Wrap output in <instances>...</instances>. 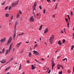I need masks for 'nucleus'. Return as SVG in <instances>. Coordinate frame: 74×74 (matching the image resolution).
<instances>
[{
	"label": "nucleus",
	"mask_w": 74,
	"mask_h": 74,
	"mask_svg": "<svg viewBox=\"0 0 74 74\" xmlns=\"http://www.w3.org/2000/svg\"><path fill=\"white\" fill-rule=\"evenodd\" d=\"M10 67H11V66H8L7 68L8 69H10Z\"/></svg>",
	"instance_id": "45"
},
{
	"label": "nucleus",
	"mask_w": 74,
	"mask_h": 74,
	"mask_svg": "<svg viewBox=\"0 0 74 74\" xmlns=\"http://www.w3.org/2000/svg\"><path fill=\"white\" fill-rule=\"evenodd\" d=\"M34 7V6L35 7H36L37 6V2L36 1H35L34 3V5L33 6Z\"/></svg>",
	"instance_id": "17"
},
{
	"label": "nucleus",
	"mask_w": 74,
	"mask_h": 74,
	"mask_svg": "<svg viewBox=\"0 0 74 74\" xmlns=\"http://www.w3.org/2000/svg\"><path fill=\"white\" fill-rule=\"evenodd\" d=\"M34 53L35 54V55H39V53L37 52V51L35 50L34 51Z\"/></svg>",
	"instance_id": "7"
},
{
	"label": "nucleus",
	"mask_w": 74,
	"mask_h": 74,
	"mask_svg": "<svg viewBox=\"0 0 74 74\" xmlns=\"http://www.w3.org/2000/svg\"><path fill=\"white\" fill-rule=\"evenodd\" d=\"M11 9V6H10V7L8 8L9 10H10V9Z\"/></svg>",
	"instance_id": "44"
},
{
	"label": "nucleus",
	"mask_w": 74,
	"mask_h": 74,
	"mask_svg": "<svg viewBox=\"0 0 74 74\" xmlns=\"http://www.w3.org/2000/svg\"><path fill=\"white\" fill-rule=\"evenodd\" d=\"M43 13L45 14V9H44L43 11Z\"/></svg>",
	"instance_id": "42"
},
{
	"label": "nucleus",
	"mask_w": 74,
	"mask_h": 74,
	"mask_svg": "<svg viewBox=\"0 0 74 74\" xmlns=\"http://www.w3.org/2000/svg\"><path fill=\"white\" fill-rule=\"evenodd\" d=\"M44 0H41V1L42 3H43Z\"/></svg>",
	"instance_id": "56"
},
{
	"label": "nucleus",
	"mask_w": 74,
	"mask_h": 74,
	"mask_svg": "<svg viewBox=\"0 0 74 74\" xmlns=\"http://www.w3.org/2000/svg\"><path fill=\"white\" fill-rule=\"evenodd\" d=\"M19 12L20 14H22V11L20 10H19Z\"/></svg>",
	"instance_id": "35"
},
{
	"label": "nucleus",
	"mask_w": 74,
	"mask_h": 74,
	"mask_svg": "<svg viewBox=\"0 0 74 74\" xmlns=\"http://www.w3.org/2000/svg\"><path fill=\"white\" fill-rule=\"evenodd\" d=\"M66 41V40H65V39H63L62 41V42L63 44H64V43H65V42Z\"/></svg>",
	"instance_id": "28"
},
{
	"label": "nucleus",
	"mask_w": 74,
	"mask_h": 74,
	"mask_svg": "<svg viewBox=\"0 0 74 74\" xmlns=\"http://www.w3.org/2000/svg\"><path fill=\"white\" fill-rule=\"evenodd\" d=\"M15 5H15V3H14V2L13 3L12 5V6H13L14 7H15Z\"/></svg>",
	"instance_id": "25"
},
{
	"label": "nucleus",
	"mask_w": 74,
	"mask_h": 74,
	"mask_svg": "<svg viewBox=\"0 0 74 74\" xmlns=\"http://www.w3.org/2000/svg\"><path fill=\"white\" fill-rule=\"evenodd\" d=\"M53 18H55V15H53Z\"/></svg>",
	"instance_id": "52"
},
{
	"label": "nucleus",
	"mask_w": 74,
	"mask_h": 74,
	"mask_svg": "<svg viewBox=\"0 0 74 74\" xmlns=\"http://www.w3.org/2000/svg\"><path fill=\"white\" fill-rule=\"evenodd\" d=\"M53 1H54V2H55L56 0H53Z\"/></svg>",
	"instance_id": "58"
},
{
	"label": "nucleus",
	"mask_w": 74,
	"mask_h": 74,
	"mask_svg": "<svg viewBox=\"0 0 74 74\" xmlns=\"http://www.w3.org/2000/svg\"><path fill=\"white\" fill-rule=\"evenodd\" d=\"M8 70V68H6L5 69V71H7V70Z\"/></svg>",
	"instance_id": "38"
},
{
	"label": "nucleus",
	"mask_w": 74,
	"mask_h": 74,
	"mask_svg": "<svg viewBox=\"0 0 74 74\" xmlns=\"http://www.w3.org/2000/svg\"><path fill=\"white\" fill-rule=\"evenodd\" d=\"M58 3L56 5V6L55 9H56V7H57V6H58Z\"/></svg>",
	"instance_id": "55"
},
{
	"label": "nucleus",
	"mask_w": 74,
	"mask_h": 74,
	"mask_svg": "<svg viewBox=\"0 0 74 74\" xmlns=\"http://www.w3.org/2000/svg\"><path fill=\"white\" fill-rule=\"evenodd\" d=\"M19 64V63H15V64Z\"/></svg>",
	"instance_id": "62"
},
{
	"label": "nucleus",
	"mask_w": 74,
	"mask_h": 74,
	"mask_svg": "<svg viewBox=\"0 0 74 74\" xmlns=\"http://www.w3.org/2000/svg\"><path fill=\"white\" fill-rule=\"evenodd\" d=\"M41 59L42 60H44V58H42Z\"/></svg>",
	"instance_id": "60"
},
{
	"label": "nucleus",
	"mask_w": 74,
	"mask_h": 74,
	"mask_svg": "<svg viewBox=\"0 0 74 74\" xmlns=\"http://www.w3.org/2000/svg\"><path fill=\"white\" fill-rule=\"evenodd\" d=\"M14 3L15 5H17V4H18V2L17 1H15L14 2Z\"/></svg>",
	"instance_id": "24"
},
{
	"label": "nucleus",
	"mask_w": 74,
	"mask_h": 74,
	"mask_svg": "<svg viewBox=\"0 0 74 74\" xmlns=\"http://www.w3.org/2000/svg\"><path fill=\"white\" fill-rule=\"evenodd\" d=\"M12 36H10L8 41L7 43V45H8L9 44H10L11 42V41H12Z\"/></svg>",
	"instance_id": "1"
},
{
	"label": "nucleus",
	"mask_w": 74,
	"mask_h": 74,
	"mask_svg": "<svg viewBox=\"0 0 74 74\" xmlns=\"http://www.w3.org/2000/svg\"><path fill=\"white\" fill-rule=\"evenodd\" d=\"M51 64H52V69H53V67L55 66V63H54V62L53 61H52L51 62Z\"/></svg>",
	"instance_id": "6"
},
{
	"label": "nucleus",
	"mask_w": 74,
	"mask_h": 74,
	"mask_svg": "<svg viewBox=\"0 0 74 74\" xmlns=\"http://www.w3.org/2000/svg\"><path fill=\"white\" fill-rule=\"evenodd\" d=\"M5 51V49H4V48H3V49L2 50V51L3 53H4V52Z\"/></svg>",
	"instance_id": "30"
},
{
	"label": "nucleus",
	"mask_w": 74,
	"mask_h": 74,
	"mask_svg": "<svg viewBox=\"0 0 74 74\" xmlns=\"http://www.w3.org/2000/svg\"><path fill=\"white\" fill-rule=\"evenodd\" d=\"M71 16H73V12H71Z\"/></svg>",
	"instance_id": "40"
},
{
	"label": "nucleus",
	"mask_w": 74,
	"mask_h": 74,
	"mask_svg": "<svg viewBox=\"0 0 74 74\" xmlns=\"http://www.w3.org/2000/svg\"><path fill=\"white\" fill-rule=\"evenodd\" d=\"M8 52H10V51H9V50H8V49H7L5 53V55H7V54L8 53Z\"/></svg>",
	"instance_id": "19"
},
{
	"label": "nucleus",
	"mask_w": 74,
	"mask_h": 74,
	"mask_svg": "<svg viewBox=\"0 0 74 74\" xmlns=\"http://www.w3.org/2000/svg\"><path fill=\"white\" fill-rule=\"evenodd\" d=\"M40 9V10H42V8L41 7V6H40L39 7Z\"/></svg>",
	"instance_id": "43"
},
{
	"label": "nucleus",
	"mask_w": 74,
	"mask_h": 74,
	"mask_svg": "<svg viewBox=\"0 0 74 74\" xmlns=\"http://www.w3.org/2000/svg\"><path fill=\"white\" fill-rule=\"evenodd\" d=\"M12 45V43H11V45H10L9 49V51L10 52V51L11 50L12 48V46H11Z\"/></svg>",
	"instance_id": "9"
},
{
	"label": "nucleus",
	"mask_w": 74,
	"mask_h": 74,
	"mask_svg": "<svg viewBox=\"0 0 74 74\" xmlns=\"http://www.w3.org/2000/svg\"><path fill=\"white\" fill-rule=\"evenodd\" d=\"M42 25H41V26H40V28H42Z\"/></svg>",
	"instance_id": "61"
},
{
	"label": "nucleus",
	"mask_w": 74,
	"mask_h": 74,
	"mask_svg": "<svg viewBox=\"0 0 74 74\" xmlns=\"http://www.w3.org/2000/svg\"><path fill=\"white\" fill-rule=\"evenodd\" d=\"M50 73H51V70H49V71L48 72V73L49 74Z\"/></svg>",
	"instance_id": "37"
},
{
	"label": "nucleus",
	"mask_w": 74,
	"mask_h": 74,
	"mask_svg": "<svg viewBox=\"0 0 74 74\" xmlns=\"http://www.w3.org/2000/svg\"><path fill=\"white\" fill-rule=\"evenodd\" d=\"M25 34V33H23V34H19L18 36H23V35H24Z\"/></svg>",
	"instance_id": "29"
},
{
	"label": "nucleus",
	"mask_w": 74,
	"mask_h": 74,
	"mask_svg": "<svg viewBox=\"0 0 74 74\" xmlns=\"http://www.w3.org/2000/svg\"><path fill=\"white\" fill-rule=\"evenodd\" d=\"M5 2L4 1L2 4V5H4L5 4Z\"/></svg>",
	"instance_id": "32"
},
{
	"label": "nucleus",
	"mask_w": 74,
	"mask_h": 74,
	"mask_svg": "<svg viewBox=\"0 0 74 74\" xmlns=\"http://www.w3.org/2000/svg\"><path fill=\"white\" fill-rule=\"evenodd\" d=\"M60 67H58V68H57V69L58 70H59V69H60Z\"/></svg>",
	"instance_id": "49"
},
{
	"label": "nucleus",
	"mask_w": 74,
	"mask_h": 74,
	"mask_svg": "<svg viewBox=\"0 0 74 74\" xmlns=\"http://www.w3.org/2000/svg\"><path fill=\"white\" fill-rule=\"evenodd\" d=\"M13 18V15H12V16L10 18L11 20H12V19Z\"/></svg>",
	"instance_id": "36"
},
{
	"label": "nucleus",
	"mask_w": 74,
	"mask_h": 74,
	"mask_svg": "<svg viewBox=\"0 0 74 74\" xmlns=\"http://www.w3.org/2000/svg\"><path fill=\"white\" fill-rule=\"evenodd\" d=\"M45 43L46 45H47V43H46V42H45Z\"/></svg>",
	"instance_id": "57"
},
{
	"label": "nucleus",
	"mask_w": 74,
	"mask_h": 74,
	"mask_svg": "<svg viewBox=\"0 0 74 74\" xmlns=\"http://www.w3.org/2000/svg\"><path fill=\"white\" fill-rule=\"evenodd\" d=\"M29 57H32V54H31V52H29Z\"/></svg>",
	"instance_id": "21"
},
{
	"label": "nucleus",
	"mask_w": 74,
	"mask_h": 74,
	"mask_svg": "<svg viewBox=\"0 0 74 74\" xmlns=\"http://www.w3.org/2000/svg\"><path fill=\"white\" fill-rule=\"evenodd\" d=\"M7 9H8V6H6L5 8V10H7Z\"/></svg>",
	"instance_id": "31"
},
{
	"label": "nucleus",
	"mask_w": 74,
	"mask_h": 74,
	"mask_svg": "<svg viewBox=\"0 0 74 74\" xmlns=\"http://www.w3.org/2000/svg\"><path fill=\"white\" fill-rule=\"evenodd\" d=\"M35 68L34 66V65H32V70H34Z\"/></svg>",
	"instance_id": "16"
},
{
	"label": "nucleus",
	"mask_w": 74,
	"mask_h": 74,
	"mask_svg": "<svg viewBox=\"0 0 74 74\" xmlns=\"http://www.w3.org/2000/svg\"><path fill=\"white\" fill-rule=\"evenodd\" d=\"M59 74H62V71H60V72H59Z\"/></svg>",
	"instance_id": "34"
},
{
	"label": "nucleus",
	"mask_w": 74,
	"mask_h": 74,
	"mask_svg": "<svg viewBox=\"0 0 74 74\" xmlns=\"http://www.w3.org/2000/svg\"><path fill=\"white\" fill-rule=\"evenodd\" d=\"M58 44H59V45H60V46H62V43H61V41H60V40H59L58 41Z\"/></svg>",
	"instance_id": "11"
},
{
	"label": "nucleus",
	"mask_w": 74,
	"mask_h": 74,
	"mask_svg": "<svg viewBox=\"0 0 74 74\" xmlns=\"http://www.w3.org/2000/svg\"><path fill=\"white\" fill-rule=\"evenodd\" d=\"M29 20L31 22H34V19L33 16L29 18Z\"/></svg>",
	"instance_id": "2"
},
{
	"label": "nucleus",
	"mask_w": 74,
	"mask_h": 74,
	"mask_svg": "<svg viewBox=\"0 0 74 74\" xmlns=\"http://www.w3.org/2000/svg\"><path fill=\"white\" fill-rule=\"evenodd\" d=\"M20 16V14L19 13H18V14H17L16 18L18 19V18H19V16Z\"/></svg>",
	"instance_id": "13"
},
{
	"label": "nucleus",
	"mask_w": 74,
	"mask_h": 74,
	"mask_svg": "<svg viewBox=\"0 0 74 74\" xmlns=\"http://www.w3.org/2000/svg\"><path fill=\"white\" fill-rule=\"evenodd\" d=\"M54 36L53 35H52L51 36L49 40L50 43H51V42H52L53 40V39H54Z\"/></svg>",
	"instance_id": "3"
},
{
	"label": "nucleus",
	"mask_w": 74,
	"mask_h": 74,
	"mask_svg": "<svg viewBox=\"0 0 74 74\" xmlns=\"http://www.w3.org/2000/svg\"><path fill=\"white\" fill-rule=\"evenodd\" d=\"M65 20L66 21V22H68V21H69L67 18H65Z\"/></svg>",
	"instance_id": "46"
},
{
	"label": "nucleus",
	"mask_w": 74,
	"mask_h": 74,
	"mask_svg": "<svg viewBox=\"0 0 74 74\" xmlns=\"http://www.w3.org/2000/svg\"><path fill=\"white\" fill-rule=\"evenodd\" d=\"M35 60L36 61V62H37V63H38V61H37V60L35 59Z\"/></svg>",
	"instance_id": "54"
},
{
	"label": "nucleus",
	"mask_w": 74,
	"mask_h": 74,
	"mask_svg": "<svg viewBox=\"0 0 74 74\" xmlns=\"http://www.w3.org/2000/svg\"><path fill=\"white\" fill-rule=\"evenodd\" d=\"M6 59H3L1 61H0V62H1V63H3V64H4V63H5V62H6Z\"/></svg>",
	"instance_id": "4"
},
{
	"label": "nucleus",
	"mask_w": 74,
	"mask_h": 74,
	"mask_svg": "<svg viewBox=\"0 0 74 74\" xmlns=\"http://www.w3.org/2000/svg\"><path fill=\"white\" fill-rule=\"evenodd\" d=\"M61 33H63V31H61Z\"/></svg>",
	"instance_id": "59"
},
{
	"label": "nucleus",
	"mask_w": 74,
	"mask_h": 74,
	"mask_svg": "<svg viewBox=\"0 0 74 74\" xmlns=\"http://www.w3.org/2000/svg\"><path fill=\"white\" fill-rule=\"evenodd\" d=\"M10 15H9V14H6L5 15V16L6 17H8V16H9Z\"/></svg>",
	"instance_id": "22"
},
{
	"label": "nucleus",
	"mask_w": 74,
	"mask_h": 74,
	"mask_svg": "<svg viewBox=\"0 0 74 74\" xmlns=\"http://www.w3.org/2000/svg\"><path fill=\"white\" fill-rule=\"evenodd\" d=\"M73 37H74V33L73 34Z\"/></svg>",
	"instance_id": "63"
},
{
	"label": "nucleus",
	"mask_w": 74,
	"mask_h": 74,
	"mask_svg": "<svg viewBox=\"0 0 74 74\" xmlns=\"http://www.w3.org/2000/svg\"><path fill=\"white\" fill-rule=\"evenodd\" d=\"M13 59H14V58L12 57L11 58V60H10V61H9V62H11V61H12L13 60Z\"/></svg>",
	"instance_id": "26"
},
{
	"label": "nucleus",
	"mask_w": 74,
	"mask_h": 74,
	"mask_svg": "<svg viewBox=\"0 0 74 74\" xmlns=\"http://www.w3.org/2000/svg\"><path fill=\"white\" fill-rule=\"evenodd\" d=\"M27 63H30V62H29V60H28L27 61Z\"/></svg>",
	"instance_id": "41"
},
{
	"label": "nucleus",
	"mask_w": 74,
	"mask_h": 74,
	"mask_svg": "<svg viewBox=\"0 0 74 74\" xmlns=\"http://www.w3.org/2000/svg\"><path fill=\"white\" fill-rule=\"evenodd\" d=\"M17 24H18V21H16L15 23V30H16V26H17Z\"/></svg>",
	"instance_id": "8"
},
{
	"label": "nucleus",
	"mask_w": 74,
	"mask_h": 74,
	"mask_svg": "<svg viewBox=\"0 0 74 74\" xmlns=\"http://www.w3.org/2000/svg\"><path fill=\"white\" fill-rule=\"evenodd\" d=\"M62 60L63 61H64V62H65V61H66L67 62V58H65L64 59H63Z\"/></svg>",
	"instance_id": "20"
},
{
	"label": "nucleus",
	"mask_w": 74,
	"mask_h": 74,
	"mask_svg": "<svg viewBox=\"0 0 74 74\" xmlns=\"http://www.w3.org/2000/svg\"><path fill=\"white\" fill-rule=\"evenodd\" d=\"M8 52H10V51H9V50H8V49H7L5 53V55H7V54L8 53Z\"/></svg>",
	"instance_id": "18"
},
{
	"label": "nucleus",
	"mask_w": 74,
	"mask_h": 74,
	"mask_svg": "<svg viewBox=\"0 0 74 74\" xmlns=\"http://www.w3.org/2000/svg\"><path fill=\"white\" fill-rule=\"evenodd\" d=\"M48 32V28H47L45 30L44 32V33L45 34H46V33H47Z\"/></svg>",
	"instance_id": "10"
},
{
	"label": "nucleus",
	"mask_w": 74,
	"mask_h": 74,
	"mask_svg": "<svg viewBox=\"0 0 74 74\" xmlns=\"http://www.w3.org/2000/svg\"><path fill=\"white\" fill-rule=\"evenodd\" d=\"M50 0H47V1H48V2H51V1H50Z\"/></svg>",
	"instance_id": "50"
},
{
	"label": "nucleus",
	"mask_w": 74,
	"mask_h": 74,
	"mask_svg": "<svg viewBox=\"0 0 74 74\" xmlns=\"http://www.w3.org/2000/svg\"><path fill=\"white\" fill-rule=\"evenodd\" d=\"M33 8L32 10H33V11H34V10H36V7H35L34 6H33Z\"/></svg>",
	"instance_id": "23"
},
{
	"label": "nucleus",
	"mask_w": 74,
	"mask_h": 74,
	"mask_svg": "<svg viewBox=\"0 0 74 74\" xmlns=\"http://www.w3.org/2000/svg\"><path fill=\"white\" fill-rule=\"evenodd\" d=\"M74 45H73L71 47V50L73 49V48H74Z\"/></svg>",
	"instance_id": "27"
},
{
	"label": "nucleus",
	"mask_w": 74,
	"mask_h": 74,
	"mask_svg": "<svg viewBox=\"0 0 74 74\" xmlns=\"http://www.w3.org/2000/svg\"><path fill=\"white\" fill-rule=\"evenodd\" d=\"M60 67H62V69H63V66L62 65H60Z\"/></svg>",
	"instance_id": "53"
},
{
	"label": "nucleus",
	"mask_w": 74,
	"mask_h": 74,
	"mask_svg": "<svg viewBox=\"0 0 74 74\" xmlns=\"http://www.w3.org/2000/svg\"><path fill=\"white\" fill-rule=\"evenodd\" d=\"M37 44H36V45H35L34 48H35V47H37Z\"/></svg>",
	"instance_id": "48"
},
{
	"label": "nucleus",
	"mask_w": 74,
	"mask_h": 74,
	"mask_svg": "<svg viewBox=\"0 0 74 74\" xmlns=\"http://www.w3.org/2000/svg\"><path fill=\"white\" fill-rule=\"evenodd\" d=\"M10 74V73L9 72H8L6 74Z\"/></svg>",
	"instance_id": "64"
},
{
	"label": "nucleus",
	"mask_w": 74,
	"mask_h": 74,
	"mask_svg": "<svg viewBox=\"0 0 74 74\" xmlns=\"http://www.w3.org/2000/svg\"><path fill=\"white\" fill-rule=\"evenodd\" d=\"M33 14H34V15H35V17H36V15H35V13H34V12H33Z\"/></svg>",
	"instance_id": "47"
},
{
	"label": "nucleus",
	"mask_w": 74,
	"mask_h": 74,
	"mask_svg": "<svg viewBox=\"0 0 74 74\" xmlns=\"http://www.w3.org/2000/svg\"><path fill=\"white\" fill-rule=\"evenodd\" d=\"M21 42H20V43H19L17 44V47H19V45H21Z\"/></svg>",
	"instance_id": "14"
},
{
	"label": "nucleus",
	"mask_w": 74,
	"mask_h": 74,
	"mask_svg": "<svg viewBox=\"0 0 74 74\" xmlns=\"http://www.w3.org/2000/svg\"><path fill=\"white\" fill-rule=\"evenodd\" d=\"M71 72V71L69 70L68 71V74H69V73H70Z\"/></svg>",
	"instance_id": "33"
},
{
	"label": "nucleus",
	"mask_w": 74,
	"mask_h": 74,
	"mask_svg": "<svg viewBox=\"0 0 74 74\" xmlns=\"http://www.w3.org/2000/svg\"><path fill=\"white\" fill-rule=\"evenodd\" d=\"M67 25L68 26V27H69V22H68L67 23Z\"/></svg>",
	"instance_id": "39"
},
{
	"label": "nucleus",
	"mask_w": 74,
	"mask_h": 74,
	"mask_svg": "<svg viewBox=\"0 0 74 74\" xmlns=\"http://www.w3.org/2000/svg\"><path fill=\"white\" fill-rule=\"evenodd\" d=\"M29 42V41H26V43H27V44H28V43Z\"/></svg>",
	"instance_id": "51"
},
{
	"label": "nucleus",
	"mask_w": 74,
	"mask_h": 74,
	"mask_svg": "<svg viewBox=\"0 0 74 74\" xmlns=\"http://www.w3.org/2000/svg\"><path fill=\"white\" fill-rule=\"evenodd\" d=\"M16 36V31H15V33L14 34V36H13L14 40H15V36Z\"/></svg>",
	"instance_id": "12"
},
{
	"label": "nucleus",
	"mask_w": 74,
	"mask_h": 74,
	"mask_svg": "<svg viewBox=\"0 0 74 74\" xmlns=\"http://www.w3.org/2000/svg\"><path fill=\"white\" fill-rule=\"evenodd\" d=\"M22 67V65L21 64H20L18 68V70H20Z\"/></svg>",
	"instance_id": "15"
},
{
	"label": "nucleus",
	"mask_w": 74,
	"mask_h": 74,
	"mask_svg": "<svg viewBox=\"0 0 74 74\" xmlns=\"http://www.w3.org/2000/svg\"><path fill=\"white\" fill-rule=\"evenodd\" d=\"M5 40H6V38H5L2 39L1 40H0V43H3V42Z\"/></svg>",
	"instance_id": "5"
}]
</instances>
